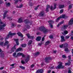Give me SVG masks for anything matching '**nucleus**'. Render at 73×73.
Wrapping results in <instances>:
<instances>
[{"instance_id":"26","label":"nucleus","mask_w":73,"mask_h":73,"mask_svg":"<svg viewBox=\"0 0 73 73\" xmlns=\"http://www.w3.org/2000/svg\"><path fill=\"white\" fill-rule=\"evenodd\" d=\"M2 52L1 51V50L0 49V54L1 56H4V54L2 53Z\"/></svg>"},{"instance_id":"3","label":"nucleus","mask_w":73,"mask_h":73,"mask_svg":"<svg viewBox=\"0 0 73 73\" xmlns=\"http://www.w3.org/2000/svg\"><path fill=\"white\" fill-rule=\"evenodd\" d=\"M59 65L57 67V68L58 69H61V68H63L64 67V66H62V62H58Z\"/></svg>"},{"instance_id":"43","label":"nucleus","mask_w":73,"mask_h":73,"mask_svg":"<svg viewBox=\"0 0 73 73\" xmlns=\"http://www.w3.org/2000/svg\"><path fill=\"white\" fill-rule=\"evenodd\" d=\"M49 44V41H48L47 42H46L45 45H48Z\"/></svg>"},{"instance_id":"18","label":"nucleus","mask_w":73,"mask_h":73,"mask_svg":"<svg viewBox=\"0 0 73 73\" xmlns=\"http://www.w3.org/2000/svg\"><path fill=\"white\" fill-rule=\"evenodd\" d=\"M17 35H18L19 36H20L21 37H23V34H21L20 32H18L17 33Z\"/></svg>"},{"instance_id":"33","label":"nucleus","mask_w":73,"mask_h":73,"mask_svg":"<svg viewBox=\"0 0 73 73\" xmlns=\"http://www.w3.org/2000/svg\"><path fill=\"white\" fill-rule=\"evenodd\" d=\"M32 40H30L29 41V42L28 43V45H31V44H32Z\"/></svg>"},{"instance_id":"21","label":"nucleus","mask_w":73,"mask_h":73,"mask_svg":"<svg viewBox=\"0 0 73 73\" xmlns=\"http://www.w3.org/2000/svg\"><path fill=\"white\" fill-rule=\"evenodd\" d=\"M63 35H67L68 33V32L66 30H65L64 31V33H62Z\"/></svg>"},{"instance_id":"42","label":"nucleus","mask_w":73,"mask_h":73,"mask_svg":"<svg viewBox=\"0 0 73 73\" xmlns=\"http://www.w3.org/2000/svg\"><path fill=\"white\" fill-rule=\"evenodd\" d=\"M72 5H71L69 6L68 7V9H70L71 8H72Z\"/></svg>"},{"instance_id":"39","label":"nucleus","mask_w":73,"mask_h":73,"mask_svg":"<svg viewBox=\"0 0 73 73\" xmlns=\"http://www.w3.org/2000/svg\"><path fill=\"white\" fill-rule=\"evenodd\" d=\"M70 37V36H69L67 35L65 36V38L66 39H68Z\"/></svg>"},{"instance_id":"25","label":"nucleus","mask_w":73,"mask_h":73,"mask_svg":"<svg viewBox=\"0 0 73 73\" xmlns=\"http://www.w3.org/2000/svg\"><path fill=\"white\" fill-rule=\"evenodd\" d=\"M70 63H71L70 62L66 63L65 64V66H67L68 65L69 66L70 65Z\"/></svg>"},{"instance_id":"45","label":"nucleus","mask_w":73,"mask_h":73,"mask_svg":"<svg viewBox=\"0 0 73 73\" xmlns=\"http://www.w3.org/2000/svg\"><path fill=\"white\" fill-rule=\"evenodd\" d=\"M63 12V10L62 9H61L60 11V13H62Z\"/></svg>"},{"instance_id":"58","label":"nucleus","mask_w":73,"mask_h":73,"mask_svg":"<svg viewBox=\"0 0 73 73\" xmlns=\"http://www.w3.org/2000/svg\"><path fill=\"white\" fill-rule=\"evenodd\" d=\"M38 6H39L38 5L37 7H35V10H37V9H38L37 7H38Z\"/></svg>"},{"instance_id":"22","label":"nucleus","mask_w":73,"mask_h":73,"mask_svg":"<svg viewBox=\"0 0 73 73\" xmlns=\"http://www.w3.org/2000/svg\"><path fill=\"white\" fill-rule=\"evenodd\" d=\"M14 40H15V41H16V43L17 45H19V42L18 41L19 39H15Z\"/></svg>"},{"instance_id":"53","label":"nucleus","mask_w":73,"mask_h":73,"mask_svg":"<svg viewBox=\"0 0 73 73\" xmlns=\"http://www.w3.org/2000/svg\"><path fill=\"white\" fill-rule=\"evenodd\" d=\"M4 69V67H2L0 68V70H3Z\"/></svg>"},{"instance_id":"6","label":"nucleus","mask_w":73,"mask_h":73,"mask_svg":"<svg viewBox=\"0 0 73 73\" xmlns=\"http://www.w3.org/2000/svg\"><path fill=\"white\" fill-rule=\"evenodd\" d=\"M56 5H57V4H56V3H54V7H53L52 6H51L50 8V9L52 11H53V10H54V9H55L56 8Z\"/></svg>"},{"instance_id":"10","label":"nucleus","mask_w":73,"mask_h":73,"mask_svg":"<svg viewBox=\"0 0 73 73\" xmlns=\"http://www.w3.org/2000/svg\"><path fill=\"white\" fill-rule=\"evenodd\" d=\"M51 58L47 57L45 58V60L46 61V62L47 63H49V60H51Z\"/></svg>"},{"instance_id":"55","label":"nucleus","mask_w":73,"mask_h":73,"mask_svg":"<svg viewBox=\"0 0 73 73\" xmlns=\"http://www.w3.org/2000/svg\"><path fill=\"white\" fill-rule=\"evenodd\" d=\"M51 72V70H48L47 72V73H50Z\"/></svg>"},{"instance_id":"64","label":"nucleus","mask_w":73,"mask_h":73,"mask_svg":"<svg viewBox=\"0 0 73 73\" xmlns=\"http://www.w3.org/2000/svg\"><path fill=\"white\" fill-rule=\"evenodd\" d=\"M72 53L73 54V49L72 50Z\"/></svg>"},{"instance_id":"48","label":"nucleus","mask_w":73,"mask_h":73,"mask_svg":"<svg viewBox=\"0 0 73 73\" xmlns=\"http://www.w3.org/2000/svg\"><path fill=\"white\" fill-rule=\"evenodd\" d=\"M53 37V36L52 35H51L50 36V38H52Z\"/></svg>"},{"instance_id":"41","label":"nucleus","mask_w":73,"mask_h":73,"mask_svg":"<svg viewBox=\"0 0 73 73\" xmlns=\"http://www.w3.org/2000/svg\"><path fill=\"white\" fill-rule=\"evenodd\" d=\"M20 68H21L22 69H25V67L22 66H20Z\"/></svg>"},{"instance_id":"2","label":"nucleus","mask_w":73,"mask_h":73,"mask_svg":"<svg viewBox=\"0 0 73 73\" xmlns=\"http://www.w3.org/2000/svg\"><path fill=\"white\" fill-rule=\"evenodd\" d=\"M16 35V34L15 33H12L11 32H10L9 33L7 37H6V38L8 39L9 37H12L13 36H14V35Z\"/></svg>"},{"instance_id":"57","label":"nucleus","mask_w":73,"mask_h":73,"mask_svg":"<svg viewBox=\"0 0 73 73\" xmlns=\"http://www.w3.org/2000/svg\"><path fill=\"white\" fill-rule=\"evenodd\" d=\"M7 18L9 19L10 20H11V18L10 17H7Z\"/></svg>"},{"instance_id":"59","label":"nucleus","mask_w":73,"mask_h":73,"mask_svg":"<svg viewBox=\"0 0 73 73\" xmlns=\"http://www.w3.org/2000/svg\"><path fill=\"white\" fill-rule=\"evenodd\" d=\"M42 41H44V37H43L42 38Z\"/></svg>"},{"instance_id":"11","label":"nucleus","mask_w":73,"mask_h":73,"mask_svg":"<svg viewBox=\"0 0 73 73\" xmlns=\"http://www.w3.org/2000/svg\"><path fill=\"white\" fill-rule=\"evenodd\" d=\"M43 72H44V70H43L40 69L37 70L36 72V73H43Z\"/></svg>"},{"instance_id":"60","label":"nucleus","mask_w":73,"mask_h":73,"mask_svg":"<svg viewBox=\"0 0 73 73\" xmlns=\"http://www.w3.org/2000/svg\"><path fill=\"white\" fill-rule=\"evenodd\" d=\"M41 66H43V65H44V63H42L41 64Z\"/></svg>"},{"instance_id":"47","label":"nucleus","mask_w":73,"mask_h":73,"mask_svg":"<svg viewBox=\"0 0 73 73\" xmlns=\"http://www.w3.org/2000/svg\"><path fill=\"white\" fill-rule=\"evenodd\" d=\"M3 43H4V42H1L0 43V45H1V46H2L3 45Z\"/></svg>"},{"instance_id":"38","label":"nucleus","mask_w":73,"mask_h":73,"mask_svg":"<svg viewBox=\"0 0 73 73\" xmlns=\"http://www.w3.org/2000/svg\"><path fill=\"white\" fill-rule=\"evenodd\" d=\"M63 23H64V21H62V22H61L60 23V24H58L57 25V27H59V26L60 25V24H63Z\"/></svg>"},{"instance_id":"49","label":"nucleus","mask_w":73,"mask_h":73,"mask_svg":"<svg viewBox=\"0 0 73 73\" xmlns=\"http://www.w3.org/2000/svg\"><path fill=\"white\" fill-rule=\"evenodd\" d=\"M40 54V53L39 52H37L36 53V54L35 55H38Z\"/></svg>"},{"instance_id":"46","label":"nucleus","mask_w":73,"mask_h":73,"mask_svg":"<svg viewBox=\"0 0 73 73\" xmlns=\"http://www.w3.org/2000/svg\"><path fill=\"white\" fill-rule=\"evenodd\" d=\"M27 28H28V29H30V28H31V27L29 26V25H27Z\"/></svg>"},{"instance_id":"37","label":"nucleus","mask_w":73,"mask_h":73,"mask_svg":"<svg viewBox=\"0 0 73 73\" xmlns=\"http://www.w3.org/2000/svg\"><path fill=\"white\" fill-rule=\"evenodd\" d=\"M13 56L15 57H17V55H16V53H14L13 54Z\"/></svg>"},{"instance_id":"19","label":"nucleus","mask_w":73,"mask_h":73,"mask_svg":"<svg viewBox=\"0 0 73 73\" xmlns=\"http://www.w3.org/2000/svg\"><path fill=\"white\" fill-rule=\"evenodd\" d=\"M41 38V37L38 36L36 38V41H40Z\"/></svg>"},{"instance_id":"24","label":"nucleus","mask_w":73,"mask_h":73,"mask_svg":"<svg viewBox=\"0 0 73 73\" xmlns=\"http://www.w3.org/2000/svg\"><path fill=\"white\" fill-rule=\"evenodd\" d=\"M64 50L65 52H68V51H69V49H68V48H67L66 47L64 48Z\"/></svg>"},{"instance_id":"5","label":"nucleus","mask_w":73,"mask_h":73,"mask_svg":"<svg viewBox=\"0 0 73 73\" xmlns=\"http://www.w3.org/2000/svg\"><path fill=\"white\" fill-rule=\"evenodd\" d=\"M66 16L65 15H61L60 17H59L56 20V22H57L60 19H61V18H65V17Z\"/></svg>"},{"instance_id":"28","label":"nucleus","mask_w":73,"mask_h":73,"mask_svg":"<svg viewBox=\"0 0 73 73\" xmlns=\"http://www.w3.org/2000/svg\"><path fill=\"white\" fill-rule=\"evenodd\" d=\"M22 22H23V21L22 20V19L21 18H20L19 19L18 23H22Z\"/></svg>"},{"instance_id":"63","label":"nucleus","mask_w":73,"mask_h":73,"mask_svg":"<svg viewBox=\"0 0 73 73\" xmlns=\"http://www.w3.org/2000/svg\"><path fill=\"white\" fill-rule=\"evenodd\" d=\"M3 73H7V72L5 71H4L3 72Z\"/></svg>"},{"instance_id":"7","label":"nucleus","mask_w":73,"mask_h":73,"mask_svg":"<svg viewBox=\"0 0 73 73\" xmlns=\"http://www.w3.org/2000/svg\"><path fill=\"white\" fill-rule=\"evenodd\" d=\"M20 56H22L23 57H24L25 56V55L23 54V53L21 52L18 53L17 54V57H19Z\"/></svg>"},{"instance_id":"15","label":"nucleus","mask_w":73,"mask_h":73,"mask_svg":"<svg viewBox=\"0 0 73 73\" xmlns=\"http://www.w3.org/2000/svg\"><path fill=\"white\" fill-rule=\"evenodd\" d=\"M50 8V6L48 5H46V12H48V11H49V9Z\"/></svg>"},{"instance_id":"50","label":"nucleus","mask_w":73,"mask_h":73,"mask_svg":"<svg viewBox=\"0 0 73 73\" xmlns=\"http://www.w3.org/2000/svg\"><path fill=\"white\" fill-rule=\"evenodd\" d=\"M34 66H35V65H34V64H32L31 66V68H33V67H34Z\"/></svg>"},{"instance_id":"17","label":"nucleus","mask_w":73,"mask_h":73,"mask_svg":"<svg viewBox=\"0 0 73 73\" xmlns=\"http://www.w3.org/2000/svg\"><path fill=\"white\" fill-rule=\"evenodd\" d=\"M16 49V46H14V47H13L11 49V51L13 52H14L15 50Z\"/></svg>"},{"instance_id":"35","label":"nucleus","mask_w":73,"mask_h":73,"mask_svg":"<svg viewBox=\"0 0 73 73\" xmlns=\"http://www.w3.org/2000/svg\"><path fill=\"white\" fill-rule=\"evenodd\" d=\"M5 4L7 7H8V6H9V5H10V3H8L7 2H6Z\"/></svg>"},{"instance_id":"29","label":"nucleus","mask_w":73,"mask_h":73,"mask_svg":"<svg viewBox=\"0 0 73 73\" xmlns=\"http://www.w3.org/2000/svg\"><path fill=\"white\" fill-rule=\"evenodd\" d=\"M68 27V26L67 25H64V26L63 27V29H66V28H67Z\"/></svg>"},{"instance_id":"9","label":"nucleus","mask_w":73,"mask_h":73,"mask_svg":"<svg viewBox=\"0 0 73 73\" xmlns=\"http://www.w3.org/2000/svg\"><path fill=\"white\" fill-rule=\"evenodd\" d=\"M48 23H50V28H52L53 27V25L51 24H52L53 23V21H48Z\"/></svg>"},{"instance_id":"52","label":"nucleus","mask_w":73,"mask_h":73,"mask_svg":"<svg viewBox=\"0 0 73 73\" xmlns=\"http://www.w3.org/2000/svg\"><path fill=\"white\" fill-rule=\"evenodd\" d=\"M68 58L69 59H71V56L70 55H69L68 56Z\"/></svg>"},{"instance_id":"16","label":"nucleus","mask_w":73,"mask_h":73,"mask_svg":"<svg viewBox=\"0 0 73 73\" xmlns=\"http://www.w3.org/2000/svg\"><path fill=\"white\" fill-rule=\"evenodd\" d=\"M30 58V56L29 55H28L26 58V59L25 60V61L26 62H27L28 61H29V59Z\"/></svg>"},{"instance_id":"31","label":"nucleus","mask_w":73,"mask_h":73,"mask_svg":"<svg viewBox=\"0 0 73 73\" xmlns=\"http://www.w3.org/2000/svg\"><path fill=\"white\" fill-rule=\"evenodd\" d=\"M9 43V42L8 41H6L4 44V46H5V45H7Z\"/></svg>"},{"instance_id":"54","label":"nucleus","mask_w":73,"mask_h":73,"mask_svg":"<svg viewBox=\"0 0 73 73\" xmlns=\"http://www.w3.org/2000/svg\"><path fill=\"white\" fill-rule=\"evenodd\" d=\"M68 73H72V71L70 70H69L68 71Z\"/></svg>"},{"instance_id":"62","label":"nucleus","mask_w":73,"mask_h":73,"mask_svg":"<svg viewBox=\"0 0 73 73\" xmlns=\"http://www.w3.org/2000/svg\"><path fill=\"white\" fill-rule=\"evenodd\" d=\"M10 66H14V64H13L10 65Z\"/></svg>"},{"instance_id":"44","label":"nucleus","mask_w":73,"mask_h":73,"mask_svg":"<svg viewBox=\"0 0 73 73\" xmlns=\"http://www.w3.org/2000/svg\"><path fill=\"white\" fill-rule=\"evenodd\" d=\"M62 57H63V58H66V56H65V55H63L62 56Z\"/></svg>"},{"instance_id":"56","label":"nucleus","mask_w":73,"mask_h":73,"mask_svg":"<svg viewBox=\"0 0 73 73\" xmlns=\"http://www.w3.org/2000/svg\"><path fill=\"white\" fill-rule=\"evenodd\" d=\"M21 62L22 64H24L25 63V62L23 60H22Z\"/></svg>"},{"instance_id":"8","label":"nucleus","mask_w":73,"mask_h":73,"mask_svg":"<svg viewBox=\"0 0 73 73\" xmlns=\"http://www.w3.org/2000/svg\"><path fill=\"white\" fill-rule=\"evenodd\" d=\"M68 44L67 43H66L64 44H62L61 45H60L59 46V47L61 48H63V47H65V46H67Z\"/></svg>"},{"instance_id":"61","label":"nucleus","mask_w":73,"mask_h":73,"mask_svg":"<svg viewBox=\"0 0 73 73\" xmlns=\"http://www.w3.org/2000/svg\"><path fill=\"white\" fill-rule=\"evenodd\" d=\"M15 25H14V24H12V27H15L14 26Z\"/></svg>"},{"instance_id":"4","label":"nucleus","mask_w":73,"mask_h":73,"mask_svg":"<svg viewBox=\"0 0 73 73\" xmlns=\"http://www.w3.org/2000/svg\"><path fill=\"white\" fill-rule=\"evenodd\" d=\"M39 29L41 31H43L44 33L48 32V30L46 29H45L44 27H41L39 28Z\"/></svg>"},{"instance_id":"30","label":"nucleus","mask_w":73,"mask_h":73,"mask_svg":"<svg viewBox=\"0 0 73 73\" xmlns=\"http://www.w3.org/2000/svg\"><path fill=\"white\" fill-rule=\"evenodd\" d=\"M26 46H27V44H23L21 45L22 47H23V48L25 47Z\"/></svg>"},{"instance_id":"40","label":"nucleus","mask_w":73,"mask_h":73,"mask_svg":"<svg viewBox=\"0 0 73 73\" xmlns=\"http://www.w3.org/2000/svg\"><path fill=\"white\" fill-rule=\"evenodd\" d=\"M25 24H27L28 23V19H26L25 21Z\"/></svg>"},{"instance_id":"20","label":"nucleus","mask_w":73,"mask_h":73,"mask_svg":"<svg viewBox=\"0 0 73 73\" xmlns=\"http://www.w3.org/2000/svg\"><path fill=\"white\" fill-rule=\"evenodd\" d=\"M73 36V31H71L70 36H71V39L72 40H73V36Z\"/></svg>"},{"instance_id":"14","label":"nucleus","mask_w":73,"mask_h":73,"mask_svg":"<svg viewBox=\"0 0 73 73\" xmlns=\"http://www.w3.org/2000/svg\"><path fill=\"white\" fill-rule=\"evenodd\" d=\"M61 42H63V41H65V39H64V36H61Z\"/></svg>"},{"instance_id":"32","label":"nucleus","mask_w":73,"mask_h":73,"mask_svg":"<svg viewBox=\"0 0 73 73\" xmlns=\"http://www.w3.org/2000/svg\"><path fill=\"white\" fill-rule=\"evenodd\" d=\"M64 7V5H60L59 6V8L60 9H62V8H63Z\"/></svg>"},{"instance_id":"12","label":"nucleus","mask_w":73,"mask_h":73,"mask_svg":"<svg viewBox=\"0 0 73 73\" xmlns=\"http://www.w3.org/2000/svg\"><path fill=\"white\" fill-rule=\"evenodd\" d=\"M73 24V19H72L68 23V25H72Z\"/></svg>"},{"instance_id":"27","label":"nucleus","mask_w":73,"mask_h":73,"mask_svg":"<svg viewBox=\"0 0 73 73\" xmlns=\"http://www.w3.org/2000/svg\"><path fill=\"white\" fill-rule=\"evenodd\" d=\"M23 7V5L21 4L19 6H17V7L18 8H22Z\"/></svg>"},{"instance_id":"23","label":"nucleus","mask_w":73,"mask_h":73,"mask_svg":"<svg viewBox=\"0 0 73 73\" xmlns=\"http://www.w3.org/2000/svg\"><path fill=\"white\" fill-rule=\"evenodd\" d=\"M44 12H41L39 14V16H43L44 15Z\"/></svg>"},{"instance_id":"1","label":"nucleus","mask_w":73,"mask_h":73,"mask_svg":"<svg viewBox=\"0 0 73 73\" xmlns=\"http://www.w3.org/2000/svg\"><path fill=\"white\" fill-rule=\"evenodd\" d=\"M5 24H4L3 25V23L1 21V19H0V31L4 29V28L5 27Z\"/></svg>"},{"instance_id":"13","label":"nucleus","mask_w":73,"mask_h":73,"mask_svg":"<svg viewBox=\"0 0 73 73\" xmlns=\"http://www.w3.org/2000/svg\"><path fill=\"white\" fill-rule=\"evenodd\" d=\"M27 36L28 37V38H31V39H33L34 38L33 36H31L29 34H26Z\"/></svg>"},{"instance_id":"51","label":"nucleus","mask_w":73,"mask_h":73,"mask_svg":"<svg viewBox=\"0 0 73 73\" xmlns=\"http://www.w3.org/2000/svg\"><path fill=\"white\" fill-rule=\"evenodd\" d=\"M18 1H19L18 0L16 1L15 3V4H17V3H18Z\"/></svg>"},{"instance_id":"36","label":"nucleus","mask_w":73,"mask_h":73,"mask_svg":"<svg viewBox=\"0 0 73 73\" xmlns=\"http://www.w3.org/2000/svg\"><path fill=\"white\" fill-rule=\"evenodd\" d=\"M8 12V11H6L5 13H4V14H3V19H4L5 17V16L6 15V14H7V13Z\"/></svg>"},{"instance_id":"34","label":"nucleus","mask_w":73,"mask_h":73,"mask_svg":"<svg viewBox=\"0 0 73 73\" xmlns=\"http://www.w3.org/2000/svg\"><path fill=\"white\" fill-rule=\"evenodd\" d=\"M21 48H19V49H17L16 51V52H19V51H21Z\"/></svg>"}]
</instances>
